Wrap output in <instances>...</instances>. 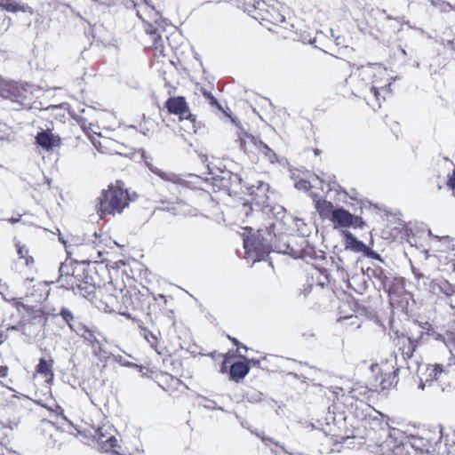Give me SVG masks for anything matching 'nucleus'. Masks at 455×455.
Returning <instances> with one entry per match:
<instances>
[{
  "label": "nucleus",
  "instance_id": "10",
  "mask_svg": "<svg viewBox=\"0 0 455 455\" xmlns=\"http://www.w3.org/2000/svg\"><path fill=\"white\" fill-rule=\"evenodd\" d=\"M142 157L148 170L157 175L163 180L172 182L173 184H181L183 182L182 179L178 174L164 171L159 166L156 165L153 163V159L151 157L145 155H142Z\"/></svg>",
  "mask_w": 455,
  "mask_h": 455
},
{
  "label": "nucleus",
  "instance_id": "33",
  "mask_svg": "<svg viewBox=\"0 0 455 455\" xmlns=\"http://www.w3.org/2000/svg\"><path fill=\"white\" fill-rule=\"evenodd\" d=\"M329 186H330V189H335L337 190L338 188H340V187L335 182V181H330L329 182Z\"/></svg>",
  "mask_w": 455,
  "mask_h": 455
},
{
  "label": "nucleus",
  "instance_id": "27",
  "mask_svg": "<svg viewBox=\"0 0 455 455\" xmlns=\"http://www.w3.org/2000/svg\"><path fill=\"white\" fill-rule=\"evenodd\" d=\"M447 187L452 191V194L455 196V171L449 177L447 181Z\"/></svg>",
  "mask_w": 455,
  "mask_h": 455
},
{
  "label": "nucleus",
  "instance_id": "1",
  "mask_svg": "<svg viewBox=\"0 0 455 455\" xmlns=\"http://www.w3.org/2000/svg\"><path fill=\"white\" fill-rule=\"evenodd\" d=\"M395 79L388 69L382 65L368 64L354 70L347 81L355 94L370 90L379 100L380 92H388Z\"/></svg>",
  "mask_w": 455,
  "mask_h": 455
},
{
  "label": "nucleus",
  "instance_id": "7",
  "mask_svg": "<svg viewBox=\"0 0 455 455\" xmlns=\"http://www.w3.org/2000/svg\"><path fill=\"white\" fill-rule=\"evenodd\" d=\"M166 108L169 112L180 116L183 123L182 128L188 133L196 132V118L190 114L187 102L183 97H173L167 100Z\"/></svg>",
  "mask_w": 455,
  "mask_h": 455
},
{
  "label": "nucleus",
  "instance_id": "14",
  "mask_svg": "<svg viewBox=\"0 0 455 455\" xmlns=\"http://www.w3.org/2000/svg\"><path fill=\"white\" fill-rule=\"evenodd\" d=\"M247 189L249 194L253 196L252 201L255 202V204L259 206L265 205L267 197L266 192L268 189L267 184L259 181L257 186L251 185Z\"/></svg>",
  "mask_w": 455,
  "mask_h": 455
},
{
  "label": "nucleus",
  "instance_id": "5",
  "mask_svg": "<svg viewBox=\"0 0 455 455\" xmlns=\"http://www.w3.org/2000/svg\"><path fill=\"white\" fill-rule=\"evenodd\" d=\"M455 371V368L451 363L443 364H428L419 368L420 387L424 389L425 385H432L436 382L443 390L450 385L451 374Z\"/></svg>",
  "mask_w": 455,
  "mask_h": 455
},
{
  "label": "nucleus",
  "instance_id": "26",
  "mask_svg": "<svg viewBox=\"0 0 455 455\" xmlns=\"http://www.w3.org/2000/svg\"><path fill=\"white\" fill-rule=\"evenodd\" d=\"M424 330L427 331V334L429 335V336H432L436 340H443V337L441 334L439 333H436L431 327V325H429L428 323H426V327H423Z\"/></svg>",
  "mask_w": 455,
  "mask_h": 455
},
{
  "label": "nucleus",
  "instance_id": "32",
  "mask_svg": "<svg viewBox=\"0 0 455 455\" xmlns=\"http://www.w3.org/2000/svg\"><path fill=\"white\" fill-rule=\"evenodd\" d=\"M8 374V367L7 366H0V377L5 378Z\"/></svg>",
  "mask_w": 455,
  "mask_h": 455
},
{
  "label": "nucleus",
  "instance_id": "16",
  "mask_svg": "<svg viewBox=\"0 0 455 455\" xmlns=\"http://www.w3.org/2000/svg\"><path fill=\"white\" fill-rule=\"evenodd\" d=\"M52 363V360L46 361L44 358H41L36 365V373L42 375L46 381H50L53 379Z\"/></svg>",
  "mask_w": 455,
  "mask_h": 455
},
{
  "label": "nucleus",
  "instance_id": "17",
  "mask_svg": "<svg viewBox=\"0 0 455 455\" xmlns=\"http://www.w3.org/2000/svg\"><path fill=\"white\" fill-rule=\"evenodd\" d=\"M437 443L433 444L432 443L425 440L422 437H416L412 441V447L415 450L420 451L425 453H432L436 451L435 446Z\"/></svg>",
  "mask_w": 455,
  "mask_h": 455
},
{
  "label": "nucleus",
  "instance_id": "20",
  "mask_svg": "<svg viewBox=\"0 0 455 455\" xmlns=\"http://www.w3.org/2000/svg\"><path fill=\"white\" fill-rule=\"evenodd\" d=\"M16 250H17V253L20 256V258L25 259L26 265H29L30 263L34 262L33 258L28 255V249L24 244H20V243H17Z\"/></svg>",
  "mask_w": 455,
  "mask_h": 455
},
{
  "label": "nucleus",
  "instance_id": "8",
  "mask_svg": "<svg viewBox=\"0 0 455 455\" xmlns=\"http://www.w3.org/2000/svg\"><path fill=\"white\" fill-rule=\"evenodd\" d=\"M251 228H245L243 233V247L245 250V258L251 259L253 263L263 259L270 251L269 246L264 243L259 236H249L247 232Z\"/></svg>",
  "mask_w": 455,
  "mask_h": 455
},
{
  "label": "nucleus",
  "instance_id": "30",
  "mask_svg": "<svg viewBox=\"0 0 455 455\" xmlns=\"http://www.w3.org/2000/svg\"><path fill=\"white\" fill-rule=\"evenodd\" d=\"M115 361L119 363L121 365L127 366V367H133V365H134L133 363L124 361L122 356H120V355L119 356H116L115 357Z\"/></svg>",
  "mask_w": 455,
  "mask_h": 455
},
{
  "label": "nucleus",
  "instance_id": "25",
  "mask_svg": "<svg viewBox=\"0 0 455 455\" xmlns=\"http://www.w3.org/2000/svg\"><path fill=\"white\" fill-rule=\"evenodd\" d=\"M12 90H13V92H17V93H14L13 98L12 99V100L19 101L21 99L28 98V96L27 95V89H23L24 93H21V92H20L19 86L18 85H13L12 86Z\"/></svg>",
  "mask_w": 455,
  "mask_h": 455
},
{
  "label": "nucleus",
  "instance_id": "24",
  "mask_svg": "<svg viewBox=\"0 0 455 455\" xmlns=\"http://www.w3.org/2000/svg\"><path fill=\"white\" fill-rule=\"evenodd\" d=\"M198 404L200 406H203L204 408H207V409H215L216 408V403L214 401L212 400H210L206 397H203V396H200L198 398Z\"/></svg>",
  "mask_w": 455,
  "mask_h": 455
},
{
  "label": "nucleus",
  "instance_id": "12",
  "mask_svg": "<svg viewBox=\"0 0 455 455\" xmlns=\"http://www.w3.org/2000/svg\"><path fill=\"white\" fill-rule=\"evenodd\" d=\"M36 140V143L46 151L59 148L61 144L60 138L49 130L39 132Z\"/></svg>",
  "mask_w": 455,
  "mask_h": 455
},
{
  "label": "nucleus",
  "instance_id": "29",
  "mask_svg": "<svg viewBox=\"0 0 455 455\" xmlns=\"http://www.w3.org/2000/svg\"><path fill=\"white\" fill-rule=\"evenodd\" d=\"M61 315L67 323H69V321L73 319L72 314L68 310H66V309H63L61 311ZM68 324L71 327V324L70 323H68Z\"/></svg>",
  "mask_w": 455,
  "mask_h": 455
},
{
  "label": "nucleus",
  "instance_id": "4",
  "mask_svg": "<svg viewBox=\"0 0 455 455\" xmlns=\"http://www.w3.org/2000/svg\"><path fill=\"white\" fill-rule=\"evenodd\" d=\"M76 430L88 443L90 441L95 443L99 449L105 452L115 451V448L117 446V439L114 435L115 429L110 425L103 424L97 428L94 427H76Z\"/></svg>",
  "mask_w": 455,
  "mask_h": 455
},
{
  "label": "nucleus",
  "instance_id": "35",
  "mask_svg": "<svg viewBox=\"0 0 455 455\" xmlns=\"http://www.w3.org/2000/svg\"><path fill=\"white\" fill-rule=\"evenodd\" d=\"M59 240H60L62 243H64V244L66 243H65V241L63 240V238H62L60 235V237H59Z\"/></svg>",
  "mask_w": 455,
  "mask_h": 455
},
{
  "label": "nucleus",
  "instance_id": "18",
  "mask_svg": "<svg viewBox=\"0 0 455 455\" xmlns=\"http://www.w3.org/2000/svg\"><path fill=\"white\" fill-rule=\"evenodd\" d=\"M314 202H315V207L316 209V211L319 212V214L322 216V217H331V214H332V212L335 210L333 209V205L331 202H328L326 200H323V199H315L314 197Z\"/></svg>",
  "mask_w": 455,
  "mask_h": 455
},
{
  "label": "nucleus",
  "instance_id": "13",
  "mask_svg": "<svg viewBox=\"0 0 455 455\" xmlns=\"http://www.w3.org/2000/svg\"><path fill=\"white\" fill-rule=\"evenodd\" d=\"M341 235L344 237L345 249L355 252H364L367 250L366 245L359 241L351 232L347 229H341Z\"/></svg>",
  "mask_w": 455,
  "mask_h": 455
},
{
  "label": "nucleus",
  "instance_id": "11",
  "mask_svg": "<svg viewBox=\"0 0 455 455\" xmlns=\"http://www.w3.org/2000/svg\"><path fill=\"white\" fill-rule=\"evenodd\" d=\"M238 140L240 141V147L247 154H258L259 150V145H262V141L253 137L252 135L241 131L237 133Z\"/></svg>",
  "mask_w": 455,
  "mask_h": 455
},
{
  "label": "nucleus",
  "instance_id": "34",
  "mask_svg": "<svg viewBox=\"0 0 455 455\" xmlns=\"http://www.w3.org/2000/svg\"><path fill=\"white\" fill-rule=\"evenodd\" d=\"M316 178H317L321 182H324V181H325L324 178H322V177H319V176H316Z\"/></svg>",
  "mask_w": 455,
  "mask_h": 455
},
{
  "label": "nucleus",
  "instance_id": "23",
  "mask_svg": "<svg viewBox=\"0 0 455 455\" xmlns=\"http://www.w3.org/2000/svg\"><path fill=\"white\" fill-rule=\"evenodd\" d=\"M263 154L270 162H274L275 159V154L268 148L267 145L262 142V145H259V150L258 154Z\"/></svg>",
  "mask_w": 455,
  "mask_h": 455
},
{
  "label": "nucleus",
  "instance_id": "15",
  "mask_svg": "<svg viewBox=\"0 0 455 455\" xmlns=\"http://www.w3.org/2000/svg\"><path fill=\"white\" fill-rule=\"evenodd\" d=\"M249 371L250 367L247 362L235 363L230 368V379L235 382H239L249 373Z\"/></svg>",
  "mask_w": 455,
  "mask_h": 455
},
{
  "label": "nucleus",
  "instance_id": "22",
  "mask_svg": "<svg viewBox=\"0 0 455 455\" xmlns=\"http://www.w3.org/2000/svg\"><path fill=\"white\" fill-rule=\"evenodd\" d=\"M154 49L161 55H164L165 46L164 38L156 34L152 35Z\"/></svg>",
  "mask_w": 455,
  "mask_h": 455
},
{
  "label": "nucleus",
  "instance_id": "37",
  "mask_svg": "<svg viewBox=\"0 0 455 455\" xmlns=\"http://www.w3.org/2000/svg\"><path fill=\"white\" fill-rule=\"evenodd\" d=\"M232 340H233V342H234V343H235V345H237V344H238V341H237V339H233Z\"/></svg>",
  "mask_w": 455,
  "mask_h": 455
},
{
  "label": "nucleus",
  "instance_id": "36",
  "mask_svg": "<svg viewBox=\"0 0 455 455\" xmlns=\"http://www.w3.org/2000/svg\"><path fill=\"white\" fill-rule=\"evenodd\" d=\"M68 285V288H71V289H75L74 285L73 284H69L68 283H67Z\"/></svg>",
  "mask_w": 455,
  "mask_h": 455
},
{
  "label": "nucleus",
  "instance_id": "19",
  "mask_svg": "<svg viewBox=\"0 0 455 455\" xmlns=\"http://www.w3.org/2000/svg\"><path fill=\"white\" fill-rule=\"evenodd\" d=\"M444 442L448 455H455V430H451L444 435Z\"/></svg>",
  "mask_w": 455,
  "mask_h": 455
},
{
  "label": "nucleus",
  "instance_id": "31",
  "mask_svg": "<svg viewBox=\"0 0 455 455\" xmlns=\"http://www.w3.org/2000/svg\"><path fill=\"white\" fill-rule=\"evenodd\" d=\"M133 367H135L136 369L139 370V372L142 375V376H145L147 374V372L148 371V369H146L145 367L143 366H140V365H137L134 363Z\"/></svg>",
  "mask_w": 455,
  "mask_h": 455
},
{
  "label": "nucleus",
  "instance_id": "21",
  "mask_svg": "<svg viewBox=\"0 0 455 455\" xmlns=\"http://www.w3.org/2000/svg\"><path fill=\"white\" fill-rule=\"evenodd\" d=\"M0 6L7 12H16L19 11H23L22 6L17 3L15 0H6L0 4Z\"/></svg>",
  "mask_w": 455,
  "mask_h": 455
},
{
  "label": "nucleus",
  "instance_id": "28",
  "mask_svg": "<svg viewBox=\"0 0 455 455\" xmlns=\"http://www.w3.org/2000/svg\"><path fill=\"white\" fill-rule=\"evenodd\" d=\"M310 187V183L307 180H299L296 183V188L299 189L308 190Z\"/></svg>",
  "mask_w": 455,
  "mask_h": 455
},
{
  "label": "nucleus",
  "instance_id": "9",
  "mask_svg": "<svg viewBox=\"0 0 455 455\" xmlns=\"http://www.w3.org/2000/svg\"><path fill=\"white\" fill-rule=\"evenodd\" d=\"M330 220L334 224V229H345L350 227L361 228L363 226V221L360 217L351 214L343 208L335 209Z\"/></svg>",
  "mask_w": 455,
  "mask_h": 455
},
{
  "label": "nucleus",
  "instance_id": "6",
  "mask_svg": "<svg viewBox=\"0 0 455 455\" xmlns=\"http://www.w3.org/2000/svg\"><path fill=\"white\" fill-rule=\"evenodd\" d=\"M78 293L88 299L89 300L93 302V299L96 298V293H100L101 291L98 290L92 284L88 283H81L76 285ZM96 307L108 313L116 312L120 309L119 302L116 295L108 294L104 297V299L99 300L98 302L94 301Z\"/></svg>",
  "mask_w": 455,
  "mask_h": 455
},
{
  "label": "nucleus",
  "instance_id": "3",
  "mask_svg": "<svg viewBox=\"0 0 455 455\" xmlns=\"http://www.w3.org/2000/svg\"><path fill=\"white\" fill-rule=\"evenodd\" d=\"M129 195L121 181H116L102 193L100 211L102 214L121 213L129 204Z\"/></svg>",
  "mask_w": 455,
  "mask_h": 455
},
{
  "label": "nucleus",
  "instance_id": "2",
  "mask_svg": "<svg viewBox=\"0 0 455 455\" xmlns=\"http://www.w3.org/2000/svg\"><path fill=\"white\" fill-rule=\"evenodd\" d=\"M371 429L369 441L372 443H370L369 446L375 453L388 455L402 443L403 432L390 427L384 419H372Z\"/></svg>",
  "mask_w": 455,
  "mask_h": 455
}]
</instances>
